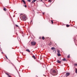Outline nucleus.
Listing matches in <instances>:
<instances>
[{"mask_svg": "<svg viewBox=\"0 0 77 77\" xmlns=\"http://www.w3.org/2000/svg\"><path fill=\"white\" fill-rule=\"evenodd\" d=\"M62 60L63 61H65V60H66V59H65V58L63 59Z\"/></svg>", "mask_w": 77, "mask_h": 77, "instance_id": "11", "label": "nucleus"}, {"mask_svg": "<svg viewBox=\"0 0 77 77\" xmlns=\"http://www.w3.org/2000/svg\"><path fill=\"white\" fill-rule=\"evenodd\" d=\"M75 72L77 73V69L75 68Z\"/></svg>", "mask_w": 77, "mask_h": 77, "instance_id": "17", "label": "nucleus"}, {"mask_svg": "<svg viewBox=\"0 0 77 77\" xmlns=\"http://www.w3.org/2000/svg\"><path fill=\"white\" fill-rule=\"evenodd\" d=\"M32 21H31V23H32Z\"/></svg>", "mask_w": 77, "mask_h": 77, "instance_id": "29", "label": "nucleus"}, {"mask_svg": "<svg viewBox=\"0 0 77 77\" xmlns=\"http://www.w3.org/2000/svg\"><path fill=\"white\" fill-rule=\"evenodd\" d=\"M12 64L13 65V66H14V65H13V64Z\"/></svg>", "mask_w": 77, "mask_h": 77, "instance_id": "28", "label": "nucleus"}, {"mask_svg": "<svg viewBox=\"0 0 77 77\" xmlns=\"http://www.w3.org/2000/svg\"><path fill=\"white\" fill-rule=\"evenodd\" d=\"M3 52H2V54H3Z\"/></svg>", "mask_w": 77, "mask_h": 77, "instance_id": "30", "label": "nucleus"}, {"mask_svg": "<svg viewBox=\"0 0 77 77\" xmlns=\"http://www.w3.org/2000/svg\"><path fill=\"white\" fill-rule=\"evenodd\" d=\"M51 50H54L55 49H54V47H52L51 48Z\"/></svg>", "mask_w": 77, "mask_h": 77, "instance_id": "13", "label": "nucleus"}, {"mask_svg": "<svg viewBox=\"0 0 77 77\" xmlns=\"http://www.w3.org/2000/svg\"><path fill=\"white\" fill-rule=\"evenodd\" d=\"M16 27H18V26L17 25H16Z\"/></svg>", "mask_w": 77, "mask_h": 77, "instance_id": "24", "label": "nucleus"}, {"mask_svg": "<svg viewBox=\"0 0 77 77\" xmlns=\"http://www.w3.org/2000/svg\"><path fill=\"white\" fill-rule=\"evenodd\" d=\"M3 10H4V11H6V8H4Z\"/></svg>", "mask_w": 77, "mask_h": 77, "instance_id": "15", "label": "nucleus"}, {"mask_svg": "<svg viewBox=\"0 0 77 77\" xmlns=\"http://www.w3.org/2000/svg\"><path fill=\"white\" fill-rule=\"evenodd\" d=\"M6 74V75H8V77H11V75H9V74L8 73H5Z\"/></svg>", "mask_w": 77, "mask_h": 77, "instance_id": "8", "label": "nucleus"}, {"mask_svg": "<svg viewBox=\"0 0 77 77\" xmlns=\"http://www.w3.org/2000/svg\"><path fill=\"white\" fill-rule=\"evenodd\" d=\"M22 1L23 2V3L24 5H25L26 4V2H25V1H24V0H22Z\"/></svg>", "mask_w": 77, "mask_h": 77, "instance_id": "5", "label": "nucleus"}, {"mask_svg": "<svg viewBox=\"0 0 77 77\" xmlns=\"http://www.w3.org/2000/svg\"><path fill=\"white\" fill-rule=\"evenodd\" d=\"M51 22L52 24H53V21L52 20L51 21Z\"/></svg>", "mask_w": 77, "mask_h": 77, "instance_id": "22", "label": "nucleus"}, {"mask_svg": "<svg viewBox=\"0 0 77 77\" xmlns=\"http://www.w3.org/2000/svg\"><path fill=\"white\" fill-rule=\"evenodd\" d=\"M41 1H42V0H41Z\"/></svg>", "mask_w": 77, "mask_h": 77, "instance_id": "32", "label": "nucleus"}, {"mask_svg": "<svg viewBox=\"0 0 77 77\" xmlns=\"http://www.w3.org/2000/svg\"><path fill=\"white\" fill-rule=\"evenodd\" d=\"M57 63H61V61H59V60H57Z\"/></svg>", "mask_w": 77, "mask_h": 77, "instance_id": "6", "label": "nucleus"}, {"mask_svg": "<svg viewBox=\"0 0 77 77\" xmlns=\"http://www.w3.org/2000/svg\"><path fill=\"white\" fill-rule=\"evenodd\" d=\"M50 73L52 75H57V72L54 69L51 70Z\"/></svg>", "mask_w": 77, "mask_h": 77, "instance_id": "2", "label": "nucleus"}, {"mask_svg": "<svg viewBox=\"0 0 77 77\" xmlns=\"http://www.w3.org/2000/svg\"><path fill=\"white\" fill-rule=\"evenodd\" d=\"M36 0H34L32 1V3H34V2H36Z\"/></svg>", "mask_w": 77, "mask_h": 77, "instance_id": "9", "label": "nucleus"}, {"mask_svg": "<svg viewBox=\"0 0 77 77\" xmlns=\"http://www.w3.org/2000/svg\"><path fill=\"white\" fill-rule=\"evenodd\" d=\"M32 57H33V58H34L35 59H36V58H35V56H32Z\"/></svg>", "mask_w": 77, "mask_h": 77, "instance_id": "16", "label": "nucleus"}, {"mask_svg": "<svg viewBox=\"0 0 77 77\" xmlns=\"http://www.w3.org/2000/svg\"><path fill=\"white\" fill-rule=\"evenodd\" d=\"M27 1H28V2H31V1H30V0H27Z\"/></svg>", "mask_w": 77, "mask_h": 77, "instance_id": "20", "label": "nucleus"}, {"mask_svg": "<svg viewBox=\"0 0 77 77\" xmlns=\"http://www.w3.org/2000/svg\"><path fill=\"white\" fill-rule=\"evenodd\" d=\"M49 45H51V42H50V43L49 44Z\"/></svg>", "mask_w": 77, "mask_h": 77, "instance_id": "26", "label": "nucleus"}, {"mask_svg": "<svg viewBox=\"0 0 77 77\" xmlns=\"http://www.w3.org/2000/svg\"><path fill=\"white\" fill-rule=\"evenodd\" d=\"M5 57L7 59H8V57H7V56H6V55L5 56Z\"/></svg>", "mask_w": 77, "mask_h": 77, "instance_id": "21", "label": "nucleus"}, {"mask_svg": "<svg viewBox=\"0 0 77 77\" xmlns=\"http://www.w3.org/2000/svg\"><path fill=\"white\" fill-rule=\"evenodd\" d=\"M32 45H35V44H36V42H33L31 43Z\"/></svg>", "mask_w": 77, "mask_h": 77, "instance_id": "3", "label": "nucleus"}, {"mask_svg": "<svg viewBox=\"0 0 77 77\" xmlns=\"http://www.w3.org/2000/svg\"><path fill=\"white\" fill-rule=\"evenodd\" d=\"M57 55H58V56H61V54H60L58 53L57 54Z\"/></svg>", "mask_w": 77, "mask_h": 77, "instance_id": "10", "label": "nucleus"}, {"mask_svg": "<svg viewBox=\"0 0 77 77\" xmlns=\"http://www.w3.org/2000/svg\"><path fill=\"white\" fill-rule=\"evenodd\" d=\"M45 39V38L44 37H42V39L43 40H44V39Z\"/></svg>", "mask_w": 77, "mask_h": 77, "instance_id": "14", "label": "nucleus"}, {"mask_svg": "<svg viewBox=\"0 0 77 77\" xmlns=\"http://www.w3.org/2000/svg\"><path fill=\"white\" fill-rule=\"evenodd\" d=\"M42 13L43 14V15H44V14L45 13L43 12V13Z\"/></svg>", "mask_w": 77, "mask_h": 77, "instance_id": "27", "label": "nucleus"}, {"mask_svg": "<svg viewBox=\"0 0 77 77\" xmlns=\"http://www.w3.org/2000/svg\"><path fill=\"white\" fill-rule=\"evenodd\" d=\"M66 27H69V25H66Z\"/></svg>", "mask_w": 77, "mask_h": 77, "instance_id": "19", "label": "nucleus"}, {"mask_svg": "<svg viewBox=\"0 0 77 77\" xmlns=\"http://www.w3.org/2000/svg\"><path fill=\"white\" fill-rule=\"evenodd\" d=\"M67 57L68 58H69V55H68V56H67Z\"/></svg>", "mask_w": 77, "mask_h": 77, "instance_id": "23", "label": "nucleus"}, {"mask_svg": "<svg viewBox=\"0 0 77 77\" xmlns=\"http://www.w3.org/2000/svg\"><path fill=\"white\" fill-rule=\"evenodd\" d=\"M23 6H24V7H25V8H27V5H23Z\"/></svg>", "mask_w": 77, "mask_h": 77, "instance_id": "18", "label": "nucleus"}, {"mask_svg": "<svg viewBox=\"0 0 77 77\" xmlns=\"http://www.w3.org/2000/svg\"><path fill=\"white\" fill-rule=\"evenodd\" d=\"M70 75V73H66V77H67V76H69Z\"/></svg>", "mask_w": 77, "mask_h": 77, "instance_id": "4", "label": "nucleus"}, {"mask_svg": "<svg viewBox=\"0 0 77 77\" xmlns=\"http://www.w3.org/2000/svg\"><path fill=\"white\" fill-rule=\"evenodd\" d=\"M15 68L16 69V67H15Z\"/></svg>", "mask_w": 77, "mask_h": 77, "instance_id": "31", "label": "nucleus"}, {"mask_svg": "<svg viewBox=\"0 0 77 77\" xmlns=\"http://www.w3.org/2000/svg\"><path fill=\"white\" fill-rule=\"evenodd\" d=\"M20 17L22 21H26L27 19V16L24 14H21Z\"/></svg>", "mask_w": 77, "mask_h": 77, "instance_id": "1", "label": "nucleus"}, {"mask_svg": "<svg viewBox=\"0 0 77 77\" xmlns=\"http://www.w3.org/2000/svg\"><path fill=\"white\" fill-rule=\"evenodd\" d=\"M26 51H27V52H29V53H30V50L29 49H26Z\"/></svg>", "mask_w": 77, "mask_h": 77, "instance_id": "7", "label": "nucleus"}, {"mask_svg": "<svg viewBox=\"0 0 77 77\" xmlns=\"http://www.w3.org/2000/svg\"><path fill=\"white\" fill-rule=\"evenodd\" d=\"M48 1L49 2H51L50 0H49Z\"/></svg>", "mask_w": 77, "mask_h": 77, "instance_id": "25", "label": "nucleus"}, {"mask_svg": "<svg viewBox=\"0 0 77 77\" xmlns=\"http://www.w3.org/2000/svg\"><path fill=\"white\" fill-rule=\"evenodd\" d=\"M57 52L58 53H60V51H59V50H57Z\"/></svg>", "mask_w": 77, "mask_h": 77, "instance_id": "12", "label": "nucleus"}, {"mask_svg": "<svg viewBox=\"0 0 77 77\" xmlns=\"http://www.w3.org/2000/svg\"><path fill=\"white\" fill-rule=\"evenodd\" d=\"M45 0V1H46L47 0Z\"/></svg>", "mask_w": 77, "mask_h": 77, "instance_id": "33", "label": "nucleus"}]
</instances>
